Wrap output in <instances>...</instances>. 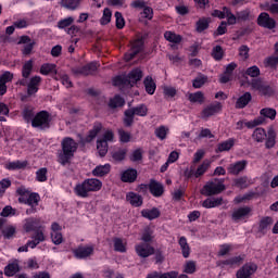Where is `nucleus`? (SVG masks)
<instances>
[{
	"label": "nucleus",
	"mask_w": 278,
	"mask_h": 278,
	"mask_svg": "<svg viewBox=\"0 0 278 278\" xmlns=\"http://www.w3.org/2000/svg\"><path fill=\"white\" fill-rule=\"evenodd\" d=\"M143 43L144 42L142 41V38H138L137 40L132 41L130 52L125 54L126 62H129V60H134V56L142 51Z\"/></svg>",
	"instance_id": "16"
},
{
	"label": "nucleus",
	"mask_w": 278,
	"mask_h": 278,
	"mask_svg": "<svg viewBox=\"0 0 278 278\" xmlns=\"http://www.w3.org/2000/svg\"><path fill=\"white\" fill-rule=\"evenodd\" d=\"M24 229L25 231H34L36 229H40V219L38 218L25 219Z\"/></svg>",
	"instance_id": "32"
},
{
	"label": "nucleus",
	"mask_w": 278,
	"mask_h": 278,
	"mask_svg": "<svg viewBox=\"0 0 278 278\" xmlns=\"http://www.w3.org/2000/svg\"><path fill=\"white\" fill-rule=\"evenodd\" d=\"M144 151L142 149H136L131 152L129 159L130 162H142V155H143Z\"/></svg>",
	"instance_id": "60"
},
{
	"label": "nucleus",
	"mask_w": 278,
	"mask_h": 278,
	"mask_svg": "<svg viewBox=\"0 0 278 278\" xmlns=\"http://www.w3.org/2000/svg\"><path fill=\"white\" fill-rule=\"evenodd\" d=\"M75 257H77L78 260H84L86 257H90V255H92V253H94V247L92 245H80L78 248H76L73 251Z\"/></svg>",
	"instance_id": "14"
},
{
	"label": "nucleus",
	"mask_w": 278,
	"mask_h": 278,
	"mask_svg": "<svg viewBox=\"0 0 278 278\" xmlns=\"http://www.w3.org/2000/svg\"><path fill=\"white\" fill-rule=\"evenodd\" d=\"M135 251L139 257H151L155 253V248L149 243H137Z\"/></svg>",
	"instance_id": "11"
},
{
	"label": "nucleus",
	"mask_w": 278,
	"mask_h": 278,
	"mask_svg": "<svg viewBox=\"0 0 278 278\" xmlns=\"http://www.w3.org/2000/svg\"><path fill=\"white\" fill-rule=\"evenodd\" d=\"M18 45H25L23 50L25 55H29V53H31V49H34V42H31V39L27 36L21 37Z\"/></svg>",
	"instance_id": "37"
},
{
	"label": "nucleus",
	"mask_w": 278,
	"mask_h": 278,
	"mask_svg": "<svg viewBox=\"0 0 278 278\" xmlns=\"http://www.w3.org/2000/svg\"><path fill=\"white\" fill-rule=\"evenodd\" d=\"M141 216L148 218V220H155L160 216V210L157 208H146L141 211Z\"/></svg>",
	"instance_id": "39"
},
{
	"label": "nucleus",
	"mask_w": 278,
	"mask_h": 278,
	"mask_svg": "<svg viewBox=\"0 0 278 278\" xmlns=\"http://www.w3.org/2000/svg\"><path fill=\"white\" fill-rule=\"evenodd\" d=\"M252 138L255 142H264L268 138V135L264 128H256L252 134Z\"/></svg>",
	"instance_id": "43"
},
{
	"label": "nucleus",
	"mask_w": 278,
	"mask_h": 278,
	"mask_svg": "<svg viewBox=\"0 0 278 278\" xmlns=\"http://www.w3.org/2000/svg\"><path fill=\"white\" fill-rule=\"evenodd\" d=\"M212 16H215L217 18H227L228 25H236V16L231 14L229 9L227 8H224L223 11H213Z\"/></svg>",
	"instance_id": "18"
},
{
	"label": "nucleus",
	"mask_w": 278,
	"mask_h": 278,
	"mask_svg": "<svg viewBox=\"0 0 278 278\" xmlns=\"http://www.w3.org/2000/svg\"><path fill=\"white\" fill-rule=\"evenodd\" d=\"M252 90H255L258 92V94H262V97H270L275 92L268 84L264 83L260 79H254L251 83Z\"/></svg>",
	"instance_id": "7"
},
{
	"label": "nucleus",
	"mask_w": 278,
	"mask_h": 278,
	"mask_svg": "<svg viewBox=\"0 0 278 278\" xmlns=\"http://www.w3.org/2000/svg\"><path fill=\"white\" fill-rule=\"evenodd\" d=\"M110 170H112V165L104 164V165H98L92 169L93 177H105V175L110 174Z\"/></svg>",
	"instance_id": "25"
},
{
	"label": "nucleus",
	"mask_w": 278,
	"mask_h": 278,
	"mask_svg": "<svg viewBox=\"0 0 278 278\" xmlns=\"http://www.w3.org/2000/svg\"><path fill=\"white\" fill-rule=\"evenodd\" d=\"M134 112L131 111V109H128L125 111V115H124V125L126 127H131V125H134Z\"/></svg>",
	"instance_id": "56"
},
{
	"label": "nucleus",
	"mask_w": 278,
	"mask_h": 278,
	"mask_svg": "<svg viewBox=\"0 0 278 278\" xmlns=\"http://www.w3.org/2000/svg\"><path fill=\"white\" fill-rule=\"evenodd\" d=\"M258 125H264V117H256L253 121H239L237 123V129H242L243 127H248V129H253V127H257Z\"/></svg>",
	"instance_id": "21"
},
{
	"label": "nucleus",
	"mask_w": 278,
	"mask_h": 278,
	"mask_svg": "<svg viewBox=\"0 0 278 278\" xmlns=\"http://www.w3.org/2000/svg\"><path fill=\"white\" fill-rule=\"evenodd\" d=\"M21 270V267L18 266V261H13L8 264L4 268V275L7 277H14L15 274H17Z\"/></svg>",
	"instance_id": "29"
},
{
	"label": "nucleus",
	"mask_w": 278,
	"mask_h": 278,
	"mask_svg": "<svg viewBox=\"0 0 278 278\" xmlns=\"http://www.w3.org/2000/svg\"><path fill=\"white\" fill-rule=\"evenodd\" d=\"M275 55L266 59L267 66H275L278 62V43L275 45Z\"/></svg>",
	"instance_id": "63"
},
{
	"label": "nucleus",
	"mask_w": 278,
	"mask_h": 278,
	"mask_svg": "<svg viewBox=\"0 0 278 278\" xmlns=\"http://www.w3.org/2000/svg\"><path fill=\"white\" fill-rule=\"evenodd\" d=\"M126 156H127V149L125 148L118 149L114 151L112 154V157L113 160H115V162H123V160H125Z\"/></svg>",
	"instance_id": "51"
},
{
	"label": "nucleus",
	"mask_w": 278,
	"mask_h": 278,
	"mask_svg": "<svg viewBox=\"0 0 278 278\" xmlns=\"http://www.w3.org/2000/svg\"><path fill=\"white\" fill-rule=\"evenodd\" d=\"M164 38L165 40H167L168 42H173L174 45H179V42H181V35H177L170 30L165 31Z\"/></svg>",
	"instance_id": "45"
},
{
	"label": "nucleus",
	"mask_w": 278,
	"mask_h": 278,
	"mask_svg": "<svg viewBox=\"0 0 278 278\" xmlns=\"http://www.w3.org/2000/svg\"><path fill=\"white\" fill-rule=\"evenodd\" d=\"M273 225V218L270 217H265L261 220L260 226H258V231L262 233H265L268 231V228Z\"/></svg>",
	"instance_id": "47"
},
{
	"label": "nucleus",
	"mask_w": 278,
	"mask_h": 278,
	"mask_svg": "<svg viewBox=\"0 0 278 278\" xmlns=\"http://www.w3.org/2000/svg\"><path fill=\"white\" fill-rule=\"evenodd\" d=\"M233 144H235L233 139H228L218 144L217 151H219L220 153H223V151H230Z\"/></svg>",
	"instance_id": "57"
},
{
	"label": "nucleus",
	"mask_w": 278,
	"mask_h": 278,
	"mask_svg": "<svg viewBox=\"0 0 278 278\" xmlns=\"http://www.w3.org/2000/svg\"><path fill=\"white\" fill-rule=\"evenodd\" d=\"M110 23H112V10L104 8L100 17V25H110Z\"/></svg>",
	"instance_id": "44"
},
{
	"label": "nucleus",
	"mask_w": 278,
	"mask_h": 278,
	"mask_svg": "<svg viewBox=\"0 0 278 278\" xmlns=\"http://www.w3.org/2000/svg\"><path fill=\"white\" fill-rule=\"evenodd\" d=\"M141 188H149L153 197H162L164 194V186L155 180H151L149 185H141Z\"/></svg>",
	"instance_id": "15"
},
{
	"label": "nucleus",
	"mask_w": 278,
	"mask_h": 278,
	"mask_svg": "<svg viewBox=\"0 0 278 278\" xmlns=\"http://www.w3.org/2000/svg\"><path fill=\"white\" fill-rule=\"evenodd\" d=\"M140 79H142V71L140 68H136L128 74L125 80L123 79V77L118 76L114 78L113 84L114 86L124 85V86H129L131 88L134 85L138 84Z\"/></svg>",
	"instance_id": "2"
},
{
	"label": "nucleus",
	"mask_w": 278,
	"mask_h": 278,
	"mask_svg": "<svg viewBox=\"0 0 278 278\" xmlns=\"http://www.w3.org/2000/svg\"><path fill=\"white\" fill-rule=\"evenodd\" d=\"M108 142H114V131L110 129L105 130L97 140V151L100 157H105V155H108Z\"/></svg>",
	"instance_id": "3"
},
{
	"label": "nucleus",
	"mask_w": 278,
	"mask_h": 278,
	"mask_svg": "<svg viewBox=\"0 0 278 278\" xmlns=\"http://www.w3.org/2000/svg\"><path fill=\"white\" fill-rule=\"evenodd\" d=\"M110 108H123L125 105V99L121 98V96H115L110 100Z\"/></svg>",
	"instance_id": "61"
},
{
	"label": "nucleus",
	"mask_w": 278,
	"mask_h": 278,
	"mask_svg": "<svg viewBox=\"0 0 278 278\" xmlns=\"http://www.w3.org/2000/svg\"><path fill=\"white\" fill-rule=\"evenodd\" d=\"M62 152L59 154L60 164H68L73 155H75V151H77V142L72 138H64L61 142Z\"/></svg>",
	"instance_id": "1"
},
{
	"label": "nucleus",
	"mask_w": 278,
	"mask_h": 278,
	"mask_svg": "<svg viewBox=\"0 0 278 278\" xmlns=\"http://www.w3.org/2000/svg\"><path fill=\"white\" fill-rule=\"evenodd\" d=\"M257 273V265L255 263H247L237 271V278H251Z\"/></svg>",
	"instance_id": "12"
},
{
	"label": "nucleus",
	"mask_w": 278,
	"mask_h": 278,
	"mask_svg": "<svg viewBox=\"0 0 278 278\" xmlns=\"http://www.w3.org/2000/svg\"><path fill=\"white\" fill-rule=\"evenodd\" d=\"M184 273H186V275H193V273H197V262L187 261L184 265Z\"/></svg>",
	"instance_id": "49"
},
{
	"label": "nucleus",
	"mask_w": 278,
	"mask_h": 278,
	"mask_svg": "<svg viewBox=\"0 0 278 278\" xmlns=\"http://www.w3.org/2000/svg\"><path fill=\"white\" fill-rule=\"evenodd\" d=\"M127 203H130L132 207H140L142 205V197L134 191L126 194Z\"/></svg>",
	"instance_id": "23"
},
{
	"label": "nucleus",
	"mask_w": 278,
	"mask_h": 278,
	"mask_svg": "<svg viewBox=\"0 0 278 278\" xmlns=\"http://www.w3.org/2000/svg\"><path fill=\"white\" fill-rule=\"evenodd\" d=\"M41 80L40 76H35L30 79L27 87L28 94H36L38 92V86H40Z\"/></svg>",
	"instance_id": "35"
},
{
	"label": "nucleus",
	"mask_w": 278,
	"mask_h": 278,
	"mask_svg": "<svg viewBox=\"0 0 278 278\" xmlns=\"http://www.w3.org/2000/svg\"><path fill=\"white\" fill-rule=\"evenodd\" d=\"M210 27V18L202 17L197 22V31L201 34V31H205Z\"/></svg>",
	"instance_id": "54"
},
{
	"label": "nucleus",
	"mask_w": 278,
	"mask_h": 278,
	"mask_svg": "<svg viewBox=\"0 0 278 278\" xmlns=\"http://www.w3.org/2000/svg\"><path fill=\"white\" fill-rule=\"evenodd\" d=\"M263 10L270 12L271 14H278V3H266L262 5Z\"/></svg>",
	"instance_id": "64"
},
{
	"label": "nucleus",
	"mask_w": 278,
	"mask_h": 278,
	"mask_svg": "<svg viewBox=\"0 0 278 278\" xmlns=\"http://www.w3.org/2000/svg\"><path fill=\"white\" fill-rule=\"evenodd\" d=\"M33 127L47 129L49 127V113L41 111L31 119Z\"/></svg>",
	"instance_id": "10"
},
{
	"label": "nucleus",
	"mask_w": 278,
	"mask_h": 278,
	"mask_svg": "<svg viewBox=\"0 0 278 278\" xmlns=\"http://www.w3.org/2000/svg\"><path fill=\"white\" fill-rule=\"evenodd\" d=\"M81 0H61V5L66 10H77Z\"/></svg>",
	"instance_id": "46"
},
{
	"label": "nucleus",
	"mask_w": 278,
	"mask_h": 278,
	"mask_svg": "<svg viewBox=\"0 0 278 278\" xmlns=\"http://www.w3.org/2000/svg\"><path fill=\"white\" fill-rule=\"evenodd\" d=\"M62 226L58 223H53L51 226V240L53 244H62L64 238L62 237Z\"/></svg>",
	"instance_id": "17"
},
{
	"label": "nucleus",
	"mask_w": 278,
	"mask_h": 278,
	"mask_svg": "<svg viewBox=\"0 0 278 278\" xmlns=\"http://www.w3.org/2000/svg\"><path fill=\"white\" fill-rule=\"evenodd\" d=\"M225 203V200L223 198H208L203 201L202 205L206 210H211L212 207H218L219 205H223Z\"/></svg>",
	"instance_id": "26"
},
{
	"label": "nucleus",
	"mask_w": 278,
	"mask_h": 278,
	"mask_svg": "<svg viewBox=\"0 0 278 278\" xmlns=\"http://www.w3.org/2000/svg\"><path fill=\"white\" fill-rule=\"evenodd\" d=\"M89 188V192H99L103 188V182L97 178H88L85 180Z\"/></svg>",
	"instance_id": "27"
},
{
	"label": "nucleus",
	"mask_w": 278,
	"mask_h": 278,
	"mask_svg": "<svg viewBox=\"0 0 278 278\" xmlns=\"http://www.w3.org/2000/svg\"><path fill=\"white\" fill-rule=\"evenodd\" d=\"M223 112V104L220 102H215L210 104L202 111V118H210V116H214V114H220Z\"/></svg>",
	"instance_id": "13"
},
{
	"label": "nucleus",
	"mask_w": 278,
	"mask_h": 278,
	"mask_svg": "<svg viewBox=\"0 0 278 278\" xmlns=\"http://www.w3.org/2000/svg\"><path fill=\"white\" fill-rule=\"evenodd\" d=\"M7 170H21V168L27 167V161H13L5 163Z\"/></svg>",
	"instance_id": "36"
},
{
	"label": "nucleus",
	"mask_w": 278,
	"mask_h": 278,
	"mask_svg": "<svg viewBox=\"0 0 278 278\" xmlns=\"http://www.w3.org/2000/svg\"><path fill=\"white\" fill-rule=\"evenodd\" d=\"M212 166V161L210 160H204L202 162V164H200L198 166V168L194 170V168H190V169H186L185 170V177H187L188 179H190V177H195L199 178L203 175H205V173H207V169Z\"/></svg>",
	"instance_id": "5"
},
{
	"label": "nucleus",
	"mask_w": 278,
	"mask_h": 278,
	"mask_svg": "<svg viewBox=\"0 0 278 278\" xmlns=\"http://www.w3.org/2000/svg\"><path fill=\"white\" fill-rule=\"evenodd\" d=\"M138 177V172L134 168L130 169H126L123 174H122V181L126 182V184H131L134 181H136Z\"/></svg>",
	"instance_id": "28"
},
{
	"label": "nucleus",
	"mask_w": 278,
	"mask_h": 278,
	"mask_svg": "<svg viewBox=\"0 0 278 278\" xmlns=\"http://www.w3.org/2000/svg\"><path fill=\"white\" fill-rule=\"evenodd\" d=\"M178 244L181 249L182 257H190V245L188 244V239H186V237H180Z\"/></svg>",
	"instance_id": "40"
},
{
	"label": "nucleus",
	"mask_w": 278,
	"mask_h": 278,
	"mask_svg": "<svg viewBox=\"0 0 278 278\" xmlns=\"http://www.w3.org/2000/svg\"><path fill=\"white\" fill-rule=\"evenodd\" d=\"M20 203H24L25 205H29L34 210V207H38V203H40V195L38 193H30L28 198L20 197Z\"/></svg>",
	"instance_id": "20"
},
{
	"label": "nucleus",
	"mask_w": 278,
	"mask_h": 278,
	"mask_svg": "<svg viewBox=\"0 0 278 278\" xmlns=\"http://www.w3.org/2000/svg\"><path fill=\"white\" fill-rule=\"evenodd\" d=\"M206 81L207 77L200 75L193 80L192 86L193 88H202L203 86H205Z\"/></svg>",
	"instance_id": "62"
},
{
	"label": "nucleus",
	"mask_w": 278,
	"mask_h": 278,
	"mask_svg": "<svg viewBox=\"0 0 278 278\" xmlns=\"http://www.w3.org/2000/svg\"><path fill=\"white\" fill-rule=\"evenodd\" d=\"M134 8H139L142 11L140 12V21H151L153 18V9L151 7H147V3L142 0H137L132 2Z\"/></svg>",
	"instance_id": "9"
},
{
	"label": "nucleus",
	"mask_w": 278,
	"mask_h": 278,
	"mask_svg": "<svg viewBox=\"0 0 278 278\" xmlns=\"http://www.w3.org/2000/svg\"><path fill=\"white\" fill-rule=\"evenodd\" d=\"M101 129H103V125L100 123H97L93 125V128L89 131L88 136L85 139V142H92L97 136L101 132Z\"/></svg>",
	"instance_id": "34"
},
{
	"label": "nucleus",
	"mask_w": 278,
	"mask_h": 278,
	"mask_svg": "<svg viewBox=\"0 0 278 278\" xmlns=\"http://www.w3.org/2000/svg\"><path fill=\"white\" fill-rule=\"evenodd\" d=\"M130 110L135 116H147V114H149V109L144 104L138 105Z\"/></svg>",
	"instance_id": "50"
},
{
	"label": "nucleus",
	"mask_w": 278,
	"mask_h": 278,
	"mask_svg": "<svg viewBox=\"0 0 278 278\" xmlns=\"http://www.w3.org/2000/svg\"><path fill=\"white\" fill-rule=\"evenodd\" d=\"M260 117L264 118V123H266V118H269V121H275L277 117V111L275 109L265 108L260 111Z\"/></svg>",
	"instance_id": "31"
},
{
	"label": "nucleus",
	"mask_w": 278,
	"mask_h": 278,
	"mask_svg": "<svg viewBox=\"0 0 278 278\" xmlns=\"http://www.w3.org/2000/svg\"><path fill=\"white\" fill-rule=\"evenodd\" d=\"M114 249L119 253H125L127 251V241L123 239H115L114 240Z\"/></svg>",
	"instance_id": "52"
},
{
	"label": "nucleus",
	"mask_w": 278,
	"mask_h": 278,
	"mask_svg": "<svg viewBox=\"0 0 278 278\" xmlns=\"http://www.w3.org/2000/svg\"><path fill=\"white\" fill-rule=\"evenodd\" d=\"M74 192L77 197H80L81 199L88 198V194H90V189L88 188V184L86 182V180L77 184L74 188Z\"/></svg>",
	"instance_id": "22"
},
{
	"label": "nucleus",
	"mask_w": 278,
	"mask_h": 278,
	"mask_svg": "<svg viewBox=\"0 0 278 278\" xmlns=\"http://www.w3.org/2000/svg\"><path fill=\"white\" fill-rule=\"evenodd\" d=\"M119 142L126 144L127 142H131V132L125 131L124 129L118 130Z\"/></svg>",
	"instance_id": "59"
},
{
	"label": "nucleus",
	"mask_w": 278,
	"mask_h": 278,
	"mask_svg": "<svg viewBox=\"0 0 278 278\" xmlns=\"http://www.w3.org/2000/svg\"><path fill=\"white\" fill-rule=\"evenodd\" d=\"M247 161H238L237 163H232L228 166V173H230V175H240V173L247 168Z\"/></svg>",
	"instance_id": "24"
},
{
	"label": "nucleus",
	"mask_w": 278,
	"mask_h": 278,
	"mask_svg": "<svg viewBox=\"0 0 278 278\" xmlns=\"http://www.w3.org/2000/svg\"><path fill=\"white\" fill-rule=\"evenodd\" d=\"M257 23L261 27H266L267 29H275L276 22L268 13H261L257 18Z\"/></svg>",
	"instance_id": "19"
},
{
	"label": "nucleus",
	"mask_w": 278,
	"mask_h": 278,
	"mask_svg": "<svg viewBox=\"0 0 278 278\" xmlns=\"http://www.w3.org/2000/svg\"><path fill=\"white\" fill-rule=\"evenodd\" d=\"M251 218V207L243 206L235 208L231 214V219L233 223H247Z\"/></svg>",
	"instance_id": "6"
},
{
	"label": "nucleus",
	"mask_w": 278,
	"mask_h": 278,
	"mask_svg": "<svg viewBox=\"0 0 278 278\" xmlns=\"http://www.w3.org/2000/svg\"><path fill=\"white\" fill-rule=\"evenodd\" d=\"M2 233H3L4 238L10 240V238H14V235L16 233V227H14L12 225L4 226Z\"/></svg>",
	"instance_id": "58"
},
{
	"label": "nucleus",
	"mask_w": 278,
	"mask_h": 278,
	"mask_svg": "<svg viewBox=\"0 0 278 278\" xmlns=\"http://www.w3.org/2000/svg\"><path fill=\"white\" fill-rule=\"evenodd\" d=\"M252 90H255L258 92V94H262V97H270L275 92L268 84L264 83L260 79H254L251 83Z\"/></svg>",
	"instance_id": "8"
},
{
	"label": "nucleus",
	"mask_w": 278,
	"mask_h": 278,
	"mask_svg": "<svg viewBox=\"0 0 278 278\" xmlns=\"http://www.w3.org/2000/svg\"><path fill=\"white\" fill-rule=\"evenodd\" d=\"M97 68H99V63L92 62L80 70H76L75 73H79L80 75H92V73L97 72Z\"/></svg>",
	"instance_id": "30"
},
{
	"label": "nucleus",
	"mask_w": 278,
	"mask_h": 278,
	"mask_svg": "<svg viewBox=\"0 0 278 278\" xmlns=\"http://www.w3.org/2000/svg\"><path fill=\"white\" fill-rule=\"evenodd\" d=\"M143 84L146 92H148V94H155V89L157 88V86L155 85V81L151 76L146 77Z\"/></svg>",
	"instance_id": "42"
},
{
	"label": "nucleus",
	"mask_w": 278,
	"mask_h": 278,
	"mask_svg": "<svg viewBox=\"0 0 278 278\" xmlns=\"http://www.w3.org/2000/svg\"><path fill=\"white\" fill-rule=\"evenodd\" d=\"M187 98L189 99L190 103H204L205 96L201 91H197L193 93H187Z\"/></svg>",
	"instance_id": "41"
},
{
	"label": "nucleus",
	"mask_w": 278,
	"mask_h": 278,
	"mask_svg": "<svg viewBox=\"0 0 278 278\" xmlns=\"http://www.w3.org/2000/svg\"><path fill=\"white\" fill-rule=\"evenodd\" d=\"M225 190V184L223 180L214 179L208 181L201 190V194L204 197H212L213 194H220Z\"/></svg>",
	"instance_id": "4"
},
{
	"label": "nucleus",
	"mask_w": 278,
	"mask_h": 278,
	"mask_svg": "<svg viewBox=\"0 0 278 278\" xmlns=\"http://www.w3.org/2000/svg\"><path fill=\"white\" fill-rule=\"evenodd\" d=\"M73 23H75V17H72V16L65 17L58 22V27H59V29H66V27H71V25H73Z\"/></svg>",
	"instance_id": "55"
},
{
	"label": "nucleus",
	"mask_w": 278,
	"mask_h": 278,
	"mask_svg": "<svg viewBox=\"0 0 278 278\" xmlns=\"http://www.w3.org/2000/svg\"><path fill=\"white\" fill-rule=\"evenodd\" d=\"M40 73L41 75H49L50 73L56 74L58 70H55V64L46 63L41 65Z\"/></svg>",
	"instance_id": "53"
},
{
	"label": "nucleus",
	"mask_w": 278,
	"mask_h": 278,
	"mask_svg": "<svg viewBox=\"0 0 278 278\" xmlns=\"http://www.w3.org/2000/svg\"><path fill=\"white\" fill-rule=\"evenodd\" d=\"M277 134L275 132V129L269 128L268 132H267V140H266V148L267 149H273V147H275V138H276Z\"/></svg>",
	"instance_id": "48"
},
{
	"label": "nucleus",
	"mask_w": 278,
	"mask_h": 278,
	"mask_svg": "<svg viewBox=\"0 0 278 278\" xmlns=\"http://www.w3.org/2000/svg\"><path fill=\"white\" fill-rule=\"evenodd\" d=\"M251 93L245 92L243 93L236 102V108H238L239 110H242L243 108H247V105H249V103H251Z\"/></svg>",
	"instance_id": "38"
},
{
	"label": "nucleus",
	"mask_w": 278,
	"mask_h": 278,
	"mask_svg": "<svg viewBox=\"0 0 278 278\" xmlns=\"http://www.w3.org/2000/svg\"><path fill=\"white\" fill-rule=\"evenodd\" d=\"M39 242H45V232L42 231V229L36 231L33 240L28 241V247L30 249H36Z\"/></svg>",
	"instance_id": "33"
}]
</instances>
